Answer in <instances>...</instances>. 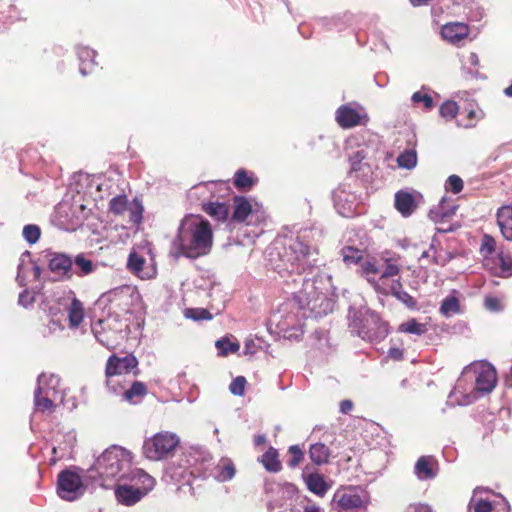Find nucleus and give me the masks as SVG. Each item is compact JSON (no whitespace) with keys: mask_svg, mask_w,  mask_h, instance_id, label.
<instances>
[{"mask_svg":"<svg viewBox=\"0 0 512 512\" xmlns=\"http://www.w3.org/2000/svg\"><path fill=\"white\" fill-rule=\"evenodd\" d=\"M496 218L502 236L507 241H512V204L498 208Z\"/></svg>","mask_w":512,"mask_h":512,"instance_id":"b1692460","label":"nucleus"},{"mask_svg":"<svg viewBox=\"0 0 512 512\" xmlns=\"http://www.w3.org/2000/svg\"><path fill=\"white\" fill-rule=\"evenodd\" d=\"M484 307L490 312H500L503 309L500 300L495 296L485 297Z\"/></svg>","mask_w":512,"mask_h":512,"instance_id":"69168bd1","label":"nucleus"},{"mask_svg":"<svg viewBox=\"0 0 512 512\" xmlns=\"http://www.w3.org/2000/svg\"><path fill=\"white\" fill-rule=\"evenodd\" d=\"M314 343L313 345L322 351H325L326 348H329V337L328 332L323 329L315 330L313 333Z\"/></svg>","mask_w":512,"mask_h":512,"instance_id":"13d9d810","label":"nucleus"},{"mask_svg":"<svg viewBox=\"0 0 512 512\" xmlns=\"http://www.w3.org/2000/svg\"><path fill=\"white\" fill-rule=\"evenodd\" d=\"M27 260H31V252L25 251L20 256V263L18 265V271L16 276V281L19 286H26V278H25V268L27 266Z\"/></svg>","mask_w":512,"mask_h":512,"instance_id":"864d4df0","label":"nucleus"},{"mask_svg":"<svg viewBox=\"0 0 512 512\" xmlns=\"http://www.w3.org/2000/svg\"><path fill=\"white\" fill-rule=\"evenodd\" d=\"M84 206H74L69 203H59L54 212L57 226L65 231H75L83 223L84 217L80 215Z\"/></svg>","mask_w":512,"mask_h":512,"instance_id":"4468645a","label":"nucleus"},{"mask_svg":"<svg viewBox=\"0 0 512 512\" xmlns=\"http://www.w3.org/2000/svg\"><path fill=\"white\" fill-rule=\"evenodd\" d=\"M184 316L196 322L213 319V314L206 308H186Z\"/></svg>","mask_w":512,"mask_h":512,"instance_id":"49530a36","label":"nucleus"},{"mask_svg":"<svg viewBox=\"0 0 512 512\" xmlns=\"http://www.w3.org/2000/svg\"><path fill=\"white\" fill-rule=\"evenodd\" d=\"M137 366L138 360L133 354H127L123 357H118L115 354L111 355L107 360L105 368L107 389L114 394H120L123 387L115 377L129 374Z\"/></svg>","mask_w":512,"mask_h":512,"instance_id":"9b49d317","label":"nucleus"},{"mask_svg":"<svg viewBox=\"0 0 512 512\" xmlns=\"http://www.w3.org/2000/svg\"><path fill=\"white\" fill-rule=\"evenodd\" d=\"M211 467L212 456L209 451L204 447L192 446L182 452L177 464L173 462L168 466L167 473L173 480L192 486L196 478H210Z\"/></svg>","mask_w":512,"mask_h":512,"instance_id":"20e7f679","label":"nucleus"},{"mask_svg":"<svg viewBox=\"0 0 512 512\" xmlns=\"http://www.w3.org/2000/svg\"><path fill=\"white\" fill-rule=\"evenodd\" d=\"M334 207L337 213L346 218H352L359 214L358 197L349 187L339 186L332 193Z\"/></svg>","mask_w":512,"mask_h":512,"instance_id":"2eb2a0df","label":"nucleus"},{"mask_svg":"<svg viewBox=\"0 0 512 512\" xmlns=\"http://www.w3.org/2000/svg\"><path fill=\"white\" fill-rule=\"evenodd\" d=\"M132 458V453L127 449L111 445L95 459L88 472L91 478L97 476L101 480L102 487L109 488L111 484L108 481L118 483L127 480L137 469L132 467Z\"/></svg>","mask_w":512,"mask_h":512,"instance_id":"7ed1b4c3","label":"nucleus"},{"mask_svg":"<svg viewBox=\"0 0 512 512\" xmlns=\"http://www.w3.org/2000/svg\"><path fill=\"white\" fill-rule=\"evenodd\" d=\"M368 502V496L365 492L360 495L356 490L349 493H342L341 495L335 494L333 503H336L339 510H349L354 508H361Z\"/></svg>","mask_w":512,"mask_h":512,"instance_id":"aec40b11","label":"nucleus"},{"mask_svg":"<svg viewBox=\"0 0 512 512\" xmlns=\"http://www.w3.org/2000/svg\"><path fill=\"white\" fill-rule=\"evenodd\" d=\"M399 266L395 263H392L391 260H387L384 264V268L382 269L380 267V273H379V283L381 285H387L385 281L390 278L394 277L399 274Z\"/></svg>","mask_w":512,"mask_h":512,"instance_id":"8fccbe9b","label":"nucleus"},{"mask_svg":"<svg viewBox=\"0 0 512 512\" xmlns=\"http://www.w3.org/2000/svg\"><path fill=\"white\" fill-rule=\"evenodd\" d=\"M103 320L99 319L97 322L93 323L91 328L92 332L96 338V340L108 349L114 348V343L110 342L109 336L107 333L102 332L100 329L102 328Z\"/></svg>","mask_w":512,"mask_h":512,"instance_id":"de8ad7c7","label":"nucleus"},{"mask_svg":"<svg viewBox=\"0 0 512 512\" xmlns=\"http://www.w3.org/2000/svg\"><path fill=\"white\" fill-rule=\"evenodd\" d=\"M35 291H30L29 289H24L18 297V304L23 306L24 308H28L35 302Z\"/></svg>","mask_w":512,"mask_h":512,"instance_id":"e2e57ef3","label":"nucleus"},{"mask_svg":"<svg viewBox=\"0 0 512 512\" xmlns=\"http://www.w3.org/2000/svg\"><path fill=\"white\" fill-rule=\"evenodd\" d=\"M147 394V387L143 382L134 381L129 389L123 391L124 399L135 403V397H143Z\"/></svg>","mask_w":512,"mask_h":512,"instance_id":"37998d69","label":"nucleus"},{"mask_svg":"<svg viewBox=\"0 0 512 512\" xmlns=\"http://www.w3.org/2000/svg\"><path fill=\"white\" fill-rule=\"evenodd\" d=\"M469 27L463 22H450L442 26L441 36L450 43L456 44L466 38Z\"/></svg>","mask_w":512,"mask_h":512,"instance_id":"5701e85b","label":"nucleus"},{"mask_svg":"<svg viewBox=\"0 0 512 512\" xmlns=\"http://www.w3.org/2000/svg\"><path fill=\"white\" fill-rule=\"evenodd\" d=\"M496 241L488 234H485L482 238V244L480 251L484 254H492L495 251Z\"/></svg>","mask_w":512,"mask_h":512,"instance_id":"0e129e2a","label":"nucleus"},{"mask_svg":"<svg viewBox=\"0 0 512 512\" xmlns=\"http://www.w3.org/2000/svg\"><path fill=\"white\" fill-rule=\"evenodd\" d=\"M417 204L412 193L406 191H398L395 194V208L402 216H410L416 209Z\"/></svg>","mask_w":512,"mask_h":512,"instance_id":"bb28decb","label":"nucleus"},{"mask_svg":"<svg viewBox=\"0 0 512 512\" xmlns=\"http://www.w3.org/2000/svg\"><path fill=\"white\" fill-rule=\"evenodd\" d=\"M219 356H227L236 353L240 349L238 342H232L228 337H222L215 342Z\"/></svg>","mask_w":512,"mask_h":512,"instance_id":"79ce46f5","label":"nucleus"},{"mask_svg":"<svg viewBox=\"0 0 512 512\" xmlns=\"http://www.w3.org/2000/svg\"><path fill=\"white\" fill-rule=\"evenodd\" d=\"M179 443L180 438L177 434L168 431L158 432L144 441L143 455L149 460H162L172 455Z\"/></svg>","mask_w":512,"mask_h":512,"instance_id":"9d476101","label":"nucleus"},{"mask_svg":"<svg viewBox=\"0 0 512 512\" xmlns=\"http://www.w3.org/2000/svg\"><path fill=\"white\" fill-rule=\"evenodd\" d=\"M246 384L247 381L244 376H237L230 383L229 391L235 396H242L244 394Z\"/></svg>","mask_w":512,"mask_h":512,"instance_id":"680f3d73","label":"nucleus"},{"mask_svg":"<svg viewBox=\"0 0 512 512\" xmlns=\"http://www.w3.org/2000/svg\"><path fill=\"white\" fill-rule=\"evenodd\" d=\"M290 454V459L287 462L288 467L295 468L297 467L304 458V453L302 449L298 445H291L288 449Z\"/></svg>","mask_w":512,"mask_h":512,"instance_id":"bf43d9fd","label":"nucleus"},{"mask_svg":"<svg viewBox=\"0 0 512 512\" xmlns=\"http://www.w3.org/2000/svg\"><path fill=\"white\" fill-rule=\"evenodd\" d=\"M145 264V259L138 255L136 252H131L129 254L128 260H127V267L131 272H133L135 275L139 276L140 278L144 279L143 272V266Z\"/></svg>","mask_w":512,"mask_h":512,"instance_id":"c03bdc74","label":"nucleus"},{"mask_svg":"<svg viewBox=\"0 0 512 512\" xmlns=\"http://www.w3.org/2000/svg\"><path fill=\"white\" fill-rule=\"evenodd\" d=\"M366 154L364 150H357L349 157V162L351 165V172H359L363 171L365 168L369 170V166L366 163H363Z\"/></svg>","mask_w":512,"mask_h":512,"instance_id":"3c124183","label":"nucleus"},{"mask_svg":"<svg viewBox=\"0 0 512 512\" xmlns=\"http://www.w3.org/2000/svg\"><path fill=\"white\" fill-rule=\"evenodd\" d=\"M481 491L476 489L469 503V512H510L508 501L501 497L497 502L492 503L488 499L479 496Z\"/></svg>","mask_w":512,"mask_h":512,"instance_id":"a211bd4d","label":"nucleus"},{"mask_svg":"<svg viewBox=\"0 0 512 512\" xmlns=\"http://www.w3.org/2000/svg\"><path fill=\"white\" fill-rule=\"evenodd\" d=\"M81 471L80 468L71 466L58 473L56 492L62 500L73 502L85 494L87 485L83 482Z\"/></svg>","mask_w":512,"mask_h":512,"instance_id":"1a4fd4ad","label":"nucleus"},{"mask_svg":"<svg viewBox=\"0 0 512 512\" xmlns=\"http://www.w3.org/2000/svg\"><path fill=\"white\" fill-rule=\"evenodd\" d=\"M463 377L458 381L457 388L462 387V381L469 375L474 377V388L470 394L464 395L461 405L475 401L479 396L489 394L497 384V373L494 366L488 362H481L463 371Z\"/></svg>","mask_w":512,"mask_h":512,"instance_id":"0eeeda50","label":"nucleus"},{"mask_svg":"<svg viewBox=\"0 0 512 512\" xmlns=\"http://www.w3.org/2000/svg\"><path fill=\"white\" fill-rule=\"evenodd\" d=\"M22 236L28 244L33 245L39 241L41 229L36 224H27L23 227Z\"/></svg>","mask_w":512,"mask_h":512,"instance_id":"09e8293b","label":"nucleus"},{"mask_svg":"<svg viewBox=\"0 0 512 512\" xmlns=\"http://www.w3.org/2000/svg\"><path fill=\"white\" fill-rule=\"evenodd\" d=\"M463 180L458 175H450L445 183V189L447 191L452 192L453 194H458L463 190Z\"/></svg>","mask_w":512,"mask_h":512,"instance_id":"052dcab7","label":"nucleus"},{"mask_svg":"<svg viewBox=\"0 0 512 512\" xmlns=\"http://www.w3.org/2000/svg\"><path fill=\"white\" fill-rule=\"evenodd\" d=\"M437 208L439 209V211L443 212L444 217H447L449 219L453 215H455L456 210L458 209V206L457 205H452V206L446 205V198L443 197L440 200Z\"/></svg>","mask_w":512,"mask_h":512,"instance_id":"338daca9","label":"nucleus"},{"mask_svg":"<svg viewBox=\"0 0 512 512\" xmlns=\"http://www.w3.org/2000/svg\"><path fill=\"white\" fill-rule=\"evenodd\" d=\"M308 231L296 237L276 239L266 249L265 256L268 265L282 278L291 277L295 285L301 284L299 291L292 292L293 301L298 309L303 311L304 318H321L333 310L334 302L327 296L326 284L317 267L309 268L308 257L310 246L304 243Z\"/></svg>","mask_w":512,"mask_h":512,"instance_id":"f257e3e1","label":"nucleus"},{"mask_svg":"<svg viewBox=\"0 0 512 512\" xmlns=\"http://www.w3.org/2000/svg\"><path fill=\"white\" fill-rule=\"evenodd\" d=\"M44 311L51 317L65 318L66 314L71 328H77L84 317V308L72 291H56L44 304Z\"/></svg>","mask_w":512,"mask_h":512,"instance_id":"423d86ee","label":"nucleus"},{"mask_svg":"<svg viewBox=\"0 0 512 512\" xmlns=\"http://www.w3.org/2000/svg\"><path fill=\"white\" fill-rule=\"evenodd\" d=\"M134 288L128 285L116 287L100 296L96 305L105 309L108 306V314L115 309L122 312H128L132 305V296L134 295Z\"/></svg>","mask_w":512,"mask_h":512,"instance_id":"f8f14e48","label":"nucleus"},{"mask_svg":"<svg viewBox=\"0 0 512 512\" xmlns=\"http://www.w3.org/2000/svg\"><path fill=\"white\" fill-rule=\"evenodd\" d=\"M43 379V377L37 378V387L34 392L35 408L41 412L51 410L54 407L53 400L56 399L49 394V391L43 392Z\"/></svg>","mask_w":512,"mask_h":512,"instance_id":"393cba45","label":"nucleus"},{"mask_svg":"<svg viewBox=\"0 0 512 512\" xmlns=\"http://www.w3.org/2000/svg\"><path fill=\"white\" fill-rule=\"evenodd\" d=\"M202 210L216 221L224 222L229 216V207L227 204L219 201H209L202 204Z\"/></svg>","mask_w":512,"mask_h":512,"instance_id":"cd10ccee","label":"nucleus"},{"mask_svg":"<svg viewBox=\"0 0 512 512\" xmlns=\"http://www.w3.org/2000/svg\"><path fill=\"white\" fill-rule=\"evenodd\" d=\"M49 271L57 281L70 280L73 277V258L62 252L46 250Z\"/></svg>","mask_w":512,"mask_h":512,"instance_id":"dca6fc26","label":"nucleus"},{"mask_svg":"<svg viewBox=\"0 0 512 512\" xmlns=\"http://www.w3.org/2000/svg\"><path fill=\"white\" fill-rule=\"evenodd\" d=\"M38 377H43V392L49 391V394L56 397L58 394V388L60 386L61 378L59 375L51 373H41Z\"/></svg>","mask_w":512,"mask_h":512,"instance_id":"a19ab883","label":"nucleus"},{"mask_svg":"<svg viewBox=\"0 0 512 512\" xmlns=\"http://www.w3.org/2000/svg\"><path fill=\"white\" fill-rule=\"evenodd\" d=\"M259 462L263 465L265 470L270 473H278L282 469L278 450L272 446L262 454L259 458Z\"/></svg>","mask_w":512,"mask_h":512,"instance_id":"c756f323","label":"nucleus"},{"mask_svg":"<svg viewBox=\"0 0 512 512\" xmlns=\"http://www.w3.org/2000/svg\"><path fill=\"white\" fill-rule=\"evenodd\" d=\"M376 292L382 295H392L408 309L417 308L416 299L403 289L399 280H394L389 285L376 286Z\"/></svg>","mask_w":512,"mask_h":512,"instance_id":"6ab92c4d","label":"nucleus"},{"mask_svg":"<svg viewBox=\"0 0 512 512\" xmlns=\"http://www.w3.org/2000/svg\"><path fill=\"white\" fill-rule=\"evenodd\" d=\"M128 209V199L126 195H118L113 197L109 203V210L116 214L121 215Z\"/></svg>","mask_w":512,"mask_h":512,"instance_id":"603ef678","label":"nucleus"},{"mask_svg":"<svg viewBox=\"0 0 512 512\" xmlns=\"http://www.w3.org/2000/svg\"><path fill=\"white\" fill-rule=\"evenodd\" d=\"M360 268L361 275L364 276L376 290V286L381 285L379 281L376 280V275L380 273V266L377 264V261L374 258L366 260L361 263Z\"/></svg>","mask_w":512,"mask_h":512,"instance_id":"f704fd0d","label":"nucleus"},{"mask_svg":"<svg viewBox=\"0 0 512 512\" xmlns=\"http://www.w3.org/2000/svg\"><path fill=\"white\" fill-rule=\"evenodd\" d=\"M233 202L232 220L239 223L244 222L252 212L251 203L245 196H235Z\"/></svg>","mask_w":512,"mask_h":512,"instance_id":"7c9ffc66","label":"nucleus"},{"mask_svg":"<svg viewBox=\"0 0 512 512\" xmlns=\"http://www.w3.org/2000/svg\"><path fill=\"white\" fill-rule=\"evenodd\" d=\"M75 52L79 60V73L84 77L91 74L97 66V62L95 60L97 52L84 45H77L75 47Z\"/></svg>","mask_w":512,"mask_h":512,"instance_id":"412c9836","label":"nucleus"},{"mask_svg":"<svg viewBox=\"0 0 512 512\" xmlns=\"http://www.w3.org/2000/svg\"><path fill=\"white\" fill-rule=\"evenodd\" d=\"M496 274L500 277L508 278L512 276V254L501 251L497 254L494 261Z\"/></svg>","mask_w":512,"mask_h":512,"instance_id":"72a5a7b5","label":"nucleus"},{"mask_svg":"<svg viewBox=\"0 0 512 512\" xmlns=\"http://www.w3.org/2000/svg\"><path fill=\"white\" fill-rule=\"evenodd\" d=\"M258 183V177L253 171L240 168L234 173L233 185L239 191H249Z\"/></svg>","mask_w":512,"mask_h":512,"instance_id":"a878e982","label":"nucleus"},{"mask_svg":"<svg viewBox=\"0 0 512 512\" xmlns=\"http://www.w3.org/2000/svg\"><path fill=\"white\" fill-rule=\"evenodd\" d=\"M213 239L212 226L206 218L187 214L181 219L172 241L174 256L192 260L206 256L212 250Z\"/></svg>","mask_w":512,"mask_h":512,"instance_id":"f03ea898","label":"nucleus"},{"mask_svg":"<svg viewBox=\"0 0 512 512\" xmlns=\"http://www.w3.org/2000/svg\"><path fill=\"white\" fill-rule=\"evenodd\" d=\"M155 480L142 469L114 485L115 498L121 505L133 506L154 488Z\"/></svg>","mask_w":512,"mask_h":512,"instance_id":"39448f33","label":"nucleus"},{"mask_svg":"<svg viewBox=\"0 0 512 512\" xmlns=\"http://www.w3.org/2000/svg\"><path fill=\"white\" fill-rule=\"evenodd\" d=\"M425 86L422 87L420 91H416L412 94L411 100L413 103H423L424 107L428 110L432 109L434 107V101L433 98L427 94L423 93V90H425Z\"/></svg>","mask_w":512,"mask_h":512,"instance_id":"6e6d98bb","label":"nucleus"},{"mask_svg":"<svg viewBox=\"0 0 512 512\" xmlns=\"http://www.w3.org/2000/svg\"><path fill=\"white\" fill-rule=\"evenodd\" d=\"M211 471L212 475L210 477L220 483L232 480L236 474L235 465L229 458H221L216 465L212 461Z\"/></svg>","mask_w":512,"mask_h":512,"instance_id":"4be33fe9","label":"nucleus"},{"mask_svg":"<svg viewBox=\"0 0 512 512\" xmlns=\"http://www.w3.org/2000/svg\"><path fill=\"white\" fill-rule=\"evenodd\" d=\"M458 109L459 107L455 101L448 100L441 104L439 113L444 119L451 120L457 115Z\"/></svg>","mask_w":512,"mask_h":512,"instance_id":"5fc2aeb1","label":"nucleus"},{"mask_svg":"<svg viewBox=\"0 0 512 512\" xmlns=\"http://www.w3.org/2000/svg\"><path fill=\"white\" fill-rule=\"evenodd\" d=\"M439 311L447 318L458 314L460 312L459 299L455 295H448L442 300Z\"/></svg>","mask_w":512,"mask_h":512,"instance_id":"4c0bfd02","label":"nucleus"},{"mask_svg":"<svg viewBox=\"0 0 512 512\" xmlns=\"http://www.w3.org/2000/svg\"><path fill=\"white\" fill-rule=\"evenodd\" d=\"M75 443L76 435L72 430L65 433L60 431L55 433L51 440L52 457L50 463L55 464L57 461L69 457Z\"/></svg>","mask_w":512,"mask_h":512,"instance_id":"f3484780","label":"nucleus"},{"mask_svg":"<svg viewBox=\"0 0 512 512\" xmlns=\"http://www.w3.org/2000/svg\"><path fill=\"white\" fill-rule=\"evenodd\" d=\"M130 210V220L133 223H140L142 220V212L143 207L140 204H135L131 207H129Z\"/></svg>","mask_w":512,"mask_h":512,"instance_id":"774afa93","label":"nucleus"},{"mask_svg":"<svg viewBox=\"0 0 512 512\" xmlns=\"http://www.w3.org/2000/svg\"><path fill=\"white\" fill-rule=\"evenodd\" d=\"M455 3L463 5V13L471 22H480L485 16V10L475 0H455Z\"/></svg>","mask_w":512,"mask_h":512,"instance_id":"2f4dec72","label":"nucleus"},{"mask_svg":"<svg viewBox=\"0 0 512 512\" xmlns=\"http://www.w3.org/2000/svg\"><path fill=\"white\" fill-rule=\"evenodd\" d=\"M335 120L341 128L348 129L358 125L365 126L370 119L363 106L357 102H350L337 108Z\"/></svg>","mask_w":512,"mask_h":512,"instance_id":"ddd939ff","label":"nucleus"},{"mask_svg":"<svg viewBox=\"0 0 512 512\" xmlns=\"http://www.w3.org/2000/svg\"><path fill=\"white\" fill-rule=\"evenodd\" d=\"M19 19V13L17 8L12 3H7L5 7H0V21L5 23L6 21H15Z\"/></svg>","mask_w":512,"mask_h":512,"instance_id":"4d7b16f0","label":"nucleus"},{"mask_svg":"<svg viewBox=\"0 0 512 512\" xmlns=\"http://www.w3.org/2000/svg\"><path fill=\"white\" fill-rule=\"evenodd\" d=\"M397 164L400 168L411 170L417 165V152L414 149H407L397 157Z\"/></svg>","mask_w":512,"mask_h":512,"instance_id":"ea45409f","label":"nucleus"},{"mask_svg":"<svg viewBox=\"0 0 512 512\" xmlns=\"http://www.w3.org/2000/svg\"><path fill=\"white\" fill-rule=\"evenodd\" d=\"M330 456L331 451L324 443L317 442L310 445L309 457L315 465L321 466L327 464Z\"/></svg>","mask_w":512,"mask_h":512,"instance_id":"473e14b6","label":"nucleus"},{"mask_svg":"<svg viewBox=\"0 0 512 512\" xmlns=\"http://www.w3.org/2000/svg\"><path fill=\"white\" fill-rule=\"evenodd\" d=\"M415 474L419 480H429L436 476V472L432 467V460L430 457L422 456L415 464Z\"/></svg>","mask_w":512,"mask_h":512,"instance_id":"c9c22d12","label":"nucleus"},{"mask_svg":"<svg viewBox=\"0 0 512 512\" xmlns=\"http://www.w3.org/2000/svg\"><path fill=\"white\" fill-rule=\"evenodd\" d=\"M303 478L305 480L308 490L311 491L312 493L318 496H324L327 493L329 486L321 474L317 472L308 474L303 473Z\"/></svg>","mask_w":512,"mask_h":512,"instance_id":"c85d7f7f","label":"nucleus"},{"mask_svg":"<svg viewBox=\"0 0 512 512\" xmlns=\"http://www.w3.org/2000/svg\"><path fill=\"white\" fill-rule=\"evenodd\" d=\"M399 331L419 336L424 334L427 328L425 324L418 322L416 319H410L399 326Z\"/></svg>","mask_w":512,"mask_h":512,"instance_id":"a18cd8bd","label":"nucleus"},{"mask_svg":"<svg viewBox=\"0 0 512 512\" xmlns=\"http://www.w3.org/2000/svg\"><path fill=\"white\" fill-rule=\"evenodd\" d=\"M73 275L84 276L90 274L94 265L93 262L85 258L82 254H78L73 258Z\"/></svg>","mask_w":512,"mask_h":512,"instance_id":"58836bf2","label":"nucleus"},{"mask_svg":"<svg viewBox=\"0 0 512 512\" xmlns=\"http://www.w3.org/2000/svg\"><path fill=\"white\" fill-rule=\"evenodd\" d=\"M350 325L356 329L359 337L371 343H379L389 334L388 323L369 308L355 311Z\"/></svg>","mask_w":512,"mask_h":512,"instance_id":"6e6552de","label":"nucleus"},{"mask_svg":"<svg viewBox=\"0 0 512 512\" xmlns=\"http://www.w3.org/2000/svg\"><path fill=\"white\" fill-rule=\"evenodd\" d=\"M341 256L343 262L347 266L357 265L363 260L364 250L354 246H344L341 249Z\"/></svg>","mask_w":512,"mask_h":512,"instance_id":"e433bc0d","label":"nucleus"}]
</instances>
